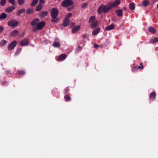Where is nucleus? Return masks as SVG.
I'll return each mask as SVG.
<instances>
[{"label": "nucleus", "instance_id": "f257e3e1", "mask_svg": "<svg viewBox=\"0 0 158 158\" xmlns=\"http://www.w3.org/2000/svg\"><path fill=\"white\" fill-rule=\"evenodd\" d=\"M111 8L110 4L105 6L102 5L98 7V13L99 14H101L102 12L106 13Z\"/></svg>", "mask_w": 158, "mask_h": 158}, {"label": "nucleus", "instance_id": "f03ea898", "mask_svg": "<svg viewBox=\"0 0 158 158\" xmlns=\"http://www.w3.org/2000/svg\"><path fill=\"white\" fill-rule=\"evenodd\" d=\"M89 22L91 23V27L93 28L96 27L98 24V21L95 20V17L94 16H91L90 18Z\"/></svg>", "mask_w": 158, "mask_h": 158}, {"label": "nucleus", "instance_id": "7ed1b4c3", "mask_svg": "<svg viewBox=\"0 0 158 158\" xmlns=\"http://www.w3.org/2000/svg\"><path fill=\"white\" fill-rule=\"evenodd\" d=\"M72 0H64L62 2L61 5L64 7H67L73 4Z\"/></svg>", "mask_w": 158, "mask_h": 158}, {"label": "nucleus", "instance_id": "20e7f679", "mask_svg": "<svg viewBox=\"0 0 158 158\" xmlns=\"http://www.w3.org/2000/svg\"><path fill=\"white\" fill-rule=\"evenodd\" d=\"M7 23L9 26L14 28L18 25V22L15 20H13L8 21Z\"/></svg>", "mask_w": 158, "mask_h": 158}, {"label": "nucleus", "instance_id": "39448f33", "mask_svg": "<svg viewBox=\"0 0 158 158\" xmlns=\"http://www.w3.org/2000/svg\"><path fill=\"white\" fill-rule=\"evenodd\" d=\"M58 11L57 9L54 8L52 9L51 11V16L52 18H56L58 15Z\"/></svg>", "mask_w": 158, "mask_h": 158}, {"label": "nucleus", "instance_id": "423d86ee", "mask_svg": "<svg viewBox=\"0 0 158 158\" xmlns=\"http://www.w3.org/2000/svg\"><path fill=\"white\" fill-rule=\"evenodd\" d=\"M17 43V41L14 40L8 46V49L9 50L13 49L15 47Z\"/></svg>", "mask_w": 158, "mask_h": 158}, {"label": "nucleus", "instance_id": "0eeeda50", "mask_svg": "<svg viewBox=\"0 0 158 158\" xmlns=\"http://www.w3.org/2000/svg\"><path fill=\"white\" fill-rule=\"evenodd\" d=\"M45 23L44 21H41L37 24V27L38 30L42 29L44 26Z\"/></svg>", "mask_w": 158, "mask_h": 158}, {"label": "nucleus", "instance_id": "6e6552de", "mask_svg": "<svg viewBox=\"0 0 158 158\" xmlns=\"http://www.w3.org/2000/svg\"><path fill=\"white\" fill-rule=\"evenodd\" d=\"M52 46L55 48H57L60 47V44L59 39L58 38H56L55 40V42L53 44Z\"/></svg>", "mask_w": 158, "mask_h": 158}, {"label": "nucleus", "instance_id": "1a4fd4ad", "mask_svg": "<svg viewBox=\"0 0 158 158\" xmlns=\"http://www.w3.org/2000/svg\"><path fill=\"white\" fill-rule=\"evenodd\" d=\"M28 43V39L27 38H25L21 41L20 43L21 46H25L27 45Z\"/></svg>", "mask_w": 158, "mask_h": 158}, {"label": "nucleus", "instance_id": "9d476101", "mask_svg": "<svg viewBox=\"0 0 158 158\" xmlns=\"http://www.w3.org/2000/svg\"><path fill=\"white\" fill-rule=\"evenodd\" d=\"M15 9V7L13 6H11L6 8L5 9L6 12L7 13H10Z\"/></svg>", "mask_w": 158, "mask_h": 158}, {"label": "nucleus", "instance_id": "9b49d317", "mask_svg": "<svg viewBox=\"0 0 158 158\" xmlns=\"http://www.w3.org/2000/svg\"><path fill=\"white\" fill-rule=\"evenodd\" d=\"M120 3V0H116L113 3H111L110 4L111 7H116L118 6Z\"/></svg>", "mask_w": 158, "mask_h": 158}, {"label": "nucleus", "instance_id": "f8f14e48", "mask_svg": "<svg viewBox=\"0 0 158 158\" xmlns=\"http://www.w3.org/2000/svg\"><path fill=\"white\" fill-rule=\"evenodd\" d=\"M39 21V19L38 18H35L31 23V26H35L37 24Z\"/></svg>", "mask_w": 158, "mask_h": 158}, {"label": "nucleus", "instance_id": "ddd939ff", "mask_svg": "<svg viewBox=\"0 0 158 158\" xmlns=\"http://www.w3.org/2000/svg\"><path fill=\"white\" fill-rule=\"evenodd\" d=\"M80 27V25L73 27L72 29V33H75L79 29Z\"/></svg>", "mask_w": 158, "mask_h": 158}, {"label": "nucleus", "instance_id": "4468645a", "mask_svg": "<svg viewBox=\"0 0 158 158\" xmlns=\"http://www.w3.org/2000/svg\"><path fill=\"white\" fill-rule=\"evenodd\" d=\"M48 14V12L47 11H42L39 14V16L41 18H43L46 16Z\"/></svg>", "mask_w": 158, "mask_h": 158}, {"label": "nucleus", "instance_id": "2eb2a0df", "mask_svg": "<svg viewBox=\"0 0 158 158\" xmlns=\"http://www.w3.org/2000/svg\"><path fill=\"white\" fill-rule=\"evenodd\" d=\"M70 20L69 19H65L63 23V25L64 27H66L70 23Z\"/></svg>", "mask_w": 158, "mask_h": 158}, {"label": "nucleus", "instance_id": "dca6fc26", "mask_svg": "<svg viewBox=\"0 0 158 158\" xmlns=\"http://www.w3.org/2000/svg\"><path fill=\"white\" fill-rule=\"evenodd\" d=\"M100 31V28L98 27L94 29L92 32V35H97Z\"/></svg>", "mask_w": 158, "mask_h": 158}, {"label": "nucleus", "instance_id": "f3484780", "mask_svg": "<svg viewBox=\"0 0 158 158\" xmlns=\"http://www.w3.org/2000/svg\"><path fill=\"white\" fill-rule=\"evenodd\" d=\"M66 54H63L60 55L59 57L58 60L59 61H62L64 60L66 58Z\"/></svg>", "mask_w": 158, "mask_h": 158}, {"label": "nucleus", "instance_id": "a211bd4d", "mask_svg": "<svg viewBox=\"0 0 158 158\" xmlns=\"http://www.w3.org/2000/svg\"><path fill=\"white\" fill-rule=\"evenodd\" d=\"M43 7V5L42 4L39 3L36 6L35 10L36 11H39L41 10Z\"/></svg>", "mask_w": 158, "mask_h": 158}, {"label": "nucleus", "instance_id": "6ab92c4d", "mask_svg": "<svg viewBox=\"0 0 158 158\" xmlns=\"http://www.w3.org/2000/svg\"><path fill=\"white\" fill-rule=\"evenodd\" d=\"M156 93L155 92H152L150 94L149 97L150 99L152 100H154L156 97Z\"/></svg>", "mask_w": 158, "mask_h": 158}, {"label": "nucleus", "instance_id": "aec40b11", "mask_svg": "<svg viewBox=\"0 0 158 158\" xmlns=\"http://www.w3.org/2000/svg\"><path fill=\"white\" fill-rule=\"evenodd\" d=\"M19 33V31L18 30H15L11 31L10 33V35L12 36H14L17 35Z\"/></svg>", "mask_w": 158, "mask_h": 158}, {"label": "nucleus", "instance_id": "412c9836", "mask_svg": "<svg viewBox=\"0 0 158 158\" xmlns=\"http://www.w3.org/2000/svg\"><path fill=\"white\" fill-rule=\"evenodd\" d=\"M117 15L119 17L123 16L122 11L120 9H118L116 10L115 11Z\"/></svg>", "mask_w": 158, "mask_h": 158}, {"label": "nucleus", "instance_id": "4be33fe9", "mask_svg": "<svg viewBox=\"0 0 158 158\" xmlns=\"http://www.w3.org/2000/svg\"><path fill=\"white\" fill-rule=\"evenodd\" d=\"M114 28V25L113 24H111L107 27L106 29L107 31L112 30Z\"/></svg>", "mask_w": 158, "mask_h": 158}, {"label": "nucleus", "instance_id": "5701e85b", "mask_svg": "<svg viewBox=\"0 0 158 158\" xmlns=\"http://www.w3.org/2000/svg\"><path fill=\"white\" fill-rule=\"evenodd\" d=\"M149 4V2L147 0H145L143 1L142 3V5L144 7L147 6Z\"/></svg>", "mask_w": 158, "mask_h": 158}, {"label": "nucleus", "instance_id": "b1692460", "mask_svg": "<svg viewBox=\"0 0 158 158\" xmlns=\"http://www.w3.org/2000/svg\"><path fill=\"white\" fill-rule=\"evenodd\" d=\"M7 16V15L4 13L1 14L0 15V20L5 19Z\"/></svg>", "mask_w": 158, "mask_h": 158}, {"label": "nucleus", "instance_id": "393cba45", "mask_svg": "<svg viewBox=\"0 0 158 158\" xmlns=\"http://www.w3.org/2000/svg\"><path fill=\"white\" fill-rule=\"evenodd\" d=\"M148 30L149 32L152 33H155L156 32L155 29L152 27H149L148 28Z\"/></svg>", "mask_w": 158, "mask_h": 158}, {"label": "nucleus", "instance_id": "a878e982", "mask_svg": "<svg viewBox=\"0 0 158 158\" xmlns=\"http://www.w3.org/2000/svg\"><path fill=\"white\" fill-rule=\"evenodd\" d=\"M158 42V38L157 37H154L153 38H152L150 40V42L151 43H154L155 42Z\"/></svg>", "mask_w": 158, "mask_h": 158}, {"label": "nucleus", "instance_id": "bb28decb", "mask_svg": "<svg viewBox=\"0 0 158 158\" xmlns=\"http://www.w3.org/2000/svg\"><path fill=\"white\" fill-rule=\"evenodd\" d=\"M135 5L133 2L131 3L129 5L130 9L131 10H134L135 9Z\"/></svg>", "mask_w": 158, "mask_h": 158}, {"label": "nucleus", "instance_id": "cd10ccee", "mask_svg": "<svg viewBox=\"0 0 158 158\" xmlns=\"http://www.w3.org/2000/svg\"><path fill=\"white\" fill-rule=\"evenodd\" d=\"M25 11V10L24 9H22L20 10H18L17 13L16 14L17 15L19 16L20 15V14L22 13H23Z\"/></svg>", "mask_w": 158, "mask_h": 158}, {"label": "nucleus", "instance_id": "c85d7f7f", "mask_svg": "<svg viewBox=\"0 0 158 158\" xmlns=\"http://www.w3.org/2000/svg\"><path fill=\"white\" fill-rule=\"evenodd\" d=\"M38 2V0H33L31 4V6H35Z\"/></svg>", "mask_w": 158, "mask_h": 158}, {"label": "nucleus", "instance_id": "c756f323", "mask_svg": "<svg viewBox=\"0 0 158 158\" xmlns=\"http://www.w3.org/2000/svg\"><path fill=\"white\" fill-rule=\"evenodd\" d=\"M6 41L2 40L0 42V45L1 46H3L6 44Z\"/></svg>", "mask_w": 158, "mask_h": 158}, {"label": "nucleus", "instance_id": "7c9ffc66", "mask_svg": "<svg viewBox=\"0 0 158 158\" xmlns=\"http://www.w3.org/2000/svg\"><path fill=\"white\" fill-rule=\"evenodd\" d=\"M59 21V19L58 18H52L51 22L53 23H56Z\"/></svg>", "mask_w": 158, "mask_h": 158}, {"label": "nucleus", "instance_id": "2f4dec72", "mask_svg": "<svg viewBox=\"0 0 158 158\" xmlns=\"http://www.w3.org/2000/svg\"><path fill=\"white\" fill-rule=\"evenodd\" d=\"M7 0H1L0 2V5L3 6H4Z\"/></svg>", "mask_w": 158, "mask_h": 158}, {"label": "nucleus", "instance_id": "473e14b6", "mask_svg": "<svg viewBox=\"0 0 158 158\" xmlns=\"http://www.w3.org/2000/svg\"><path fill=\"white\" fill-rule=\"evenodd\" d=\"M64 98L65 101H69L71 100L70 97L68 95H66L64 96Z\"/></svg>", "mask_w": 158, "mask_h": 158}, {"label": "nucleus", "instance_id": "72a5a7b5", "mask_svg": "<svg viewBox=\"0 0 158 158\" xmlns=\"http://www.w3.org/2000/svg\"><path fill=\"white\" fill-rule=\"evenodd\" d=\"M72 15V14L71 13H69L66 15L65 19H69Z\"/></svg>", "mask_w": 158, "mask_h": 158}, {"label": "nucleus", "instance_id": "f704fd0d", "mask_svg": "<svg viewBox=\"0 0 158 158\" xmlns=\"http://www.w3.org/2000/svg\"><path fill=\"white\" fill-rule=\"evenodd\" d=\"M88 5V3L87 2H85L82 3L81 6L82 8H86Z\"/></svg>", "mask_w": 158, "mask_h": 158}, {"label": "nucleus", "instance_id": "c9c22d12", "mask_svg": "<svg viewBox=\"0 0 158 158\" xmlns=\"http://www.w3.org/2000/svg\"><path fill=\"white\" fill-rule=\"evenodd\" d=\"M33 11V10L32 8H29L28 9L27 11H26V13L27 14H29L31 13H32Z\"/></svg>", "mask_w": 158, "mask_h": 158}, {"label": "nucleus", "instance_id": "e433bc0d", "mask_svg": "<svg viewBox=\"0 0 158 158\" xmlns=\"http://www.w3.org/2000/svg\"><path fill=\"white\" fill-rule=\"evenodd\" d=\"M18 2L19 5L23 4L25 2L24 0H18Z\"/></svg>", "mask_w": 158, "mask_h": 158}, {"label": "nucleus", "instance_id": "4c0bfd02", "mask_svg": "<svg viewBox=\"0 0 158 158\" xmlns=\"http://www.w3.org/2000/svg\"><path fill=\"white\" fill-rule=\"evenodd\" d=\"M8 2L13 5L15 4V0H8Z\"/></svg>", "mask_w": 158, "mask_h": 158}, {"label": "nucleus", "instance_id": "58836bf2", "mask_svg": "<svg viewBox=\"0 0 158 158\" xmlns=\"http://www.w3.org/2000/svg\"><path fill=\"white\" fill-rule=\"evenodd\" d=\"M21 48H19L17 49V50L15 52V55H18L21 52Z\"/></svg>", "mask_w": 158, "mask_h": 158}, {"label": "nucleus", "instance_id": "ea45409f", "mask_svg": "<svg viewBox=\"0 0 158 158\" xmlns=\"http://www.w3.org/2000/svg\"><path fill=\"white\" fill-rule=\"evenodd\" d=\"M82 47H80V46H78L77 48L76 49V50L78 52H79L80 51H81L82 49Z\"/></svg>", "mask_w": 158, "mask_h": 158}, {"label": "nucleus", "instance_id": "a19ab883", "mask_svg": "<svg viewBox=\"0 0 158 158\" xmlns=\"http://www.w3.org/2000/svg\"><path fill=\"white\" fill-rule=\"evenodd\" d=\"M37 30H38V28L37 27H34L32 29V31L34 32H35Z\"/></svg>", "mask_w": 158, "mask_h": 158}, {"label": "nucleus", "instance_id": "79ce46f5", "mask_svg": "<svg viewBox=\"0 0 158 158\" xmlns=\"http://www.w3.org/2000/svg\"><path fill=\"white\" fill-rule=\"evenodd\" d=\"M4 30V28L2 26L0 27V33L1 32Z\"/></svg>", "mask_w": 158, "mask_h": 158}, {"label": "nucleus", "instance_id": "37998d69", "mask_svg": "<svg viewBox=\"0 0 158 158\" xmlns=\"http://www.w3.org/2000/svg\"><path fill=\"white\" fill-rule=\"evenodd\" d=\"M19 73L20 75H23L24 74L25 72L23 71H20L19 72Z\"/></svg>", "mask_w": 158, "mask_h": 158}, {"label": "nucleus", "instance_id": "c03bdc74", "mask_svg": "<svg viewBox=\"0 0 158 158\" xmlns=\"http://www.w3.org/2000/svg\"><path fill=\"white\" fill-rule=\"evenodd\" d=\"M44 3V0H40V3H39L41 4V3Z\"/></svg>", "mask_w": 158, "mask_h": 158}, {"label": "nucleus", "instance_id": "a18cd8bd", "mask_svg": "<svg viewBox=\"0 0 158 158\" xmlns=\"http://www.w3.org/2000/svg\"><path fill=\"white\" fill-rule=\"evenodd\" d=\"M94 47L95 48H97L98 47V46L96 44H95L94 45Z\"/></svg>", "mask_w": 158, "mask_h": 158}, {"label": "nucleus", "instance_id": "49530a36", "mask_svg": "<svg viewBox=\"0 0 158 158\" xmlns=\"http://www.w3.org/2000/svg\"><path fill=\"white\" fill-rule=\"evenodd\" d=\"M136 69H139V68H140V66H137L136 67Z\"/></svg>", "mask_w": 158, "mask_h": 158}, {"label": "nucleus", "instance_id": "de8ad7c7", "mask_svg": "<svg viewBox=\"0 0 158 158\" xmlns=\"http://www.w3.org/2000/svg\"><path fill=\"white\" fill-rule=\"evenodd\" d=\"M69 91V89H65V93H67Z\"/></svg>", "mask_w": 158, "mask_h": 158}, {"label": "nucleus", "instance_id": "09e8293b", "mask_svg": "<svg viewBox=\"0 0 158 158\" xmlns=\"http://www.w3.org/2000/svg\"><path fill=\"white\" fill-rule=\"evenodd\" d=\"M5 83H6V82H2V85H4Z\"/></svg>", "mask_w": 158, "mask_h": 158}, {"label": "nucleus", "instance_id": "8fccbe9b", "mask_svg": "<svg viewBox=\"0 0 158 158\" xmlns=\"http://www.w3.org/2000/svg\"><path fill=\"white\" fill-rule=\"evenodd\" d=\"M141 68L142 69L143 68V65H141Z\"/></svg>", "mask_w": 158, "mask_h": 158}, {"label": "nucleus", "instance_id": "3c124183", "mask_svg": "<svg viewBox=\"0 0 158 158\" xmlns=\"http://www.w3.org/2000/svg\"><path fill=\"white\" fill-rule=\"evenodd\" d=\"M157 8H158V4H157Z\"/></svg>", "mask_w": 158, "mask_h": 158}]
</instances>
